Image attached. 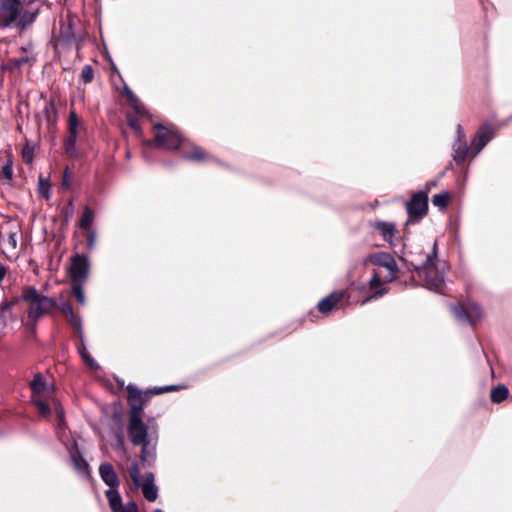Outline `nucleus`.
<instances>
[{"instance_id": "44", "label": "nucleus", "mask_w": 512, "mask_h": 512, "mask_svg": "<svg viewBox=\"0 0 512 512\" xmlns=\"http://www.w3.org/2000/svg\"><path fill=\"white\" fill-rule=\"evenodd\" d=\"M8 243L11 246V248H13V249H15L17 247V234L16 233L9 234Z\"/></svg>"}, {"instance_id": "40", "label": "nucleus", "mask_w": 512, "mask_h": 512, "mask_svg": "<svg viewBox=\"0 0 512 512\" xmlns=\"http://www.w3.org/2000/svg\"><path fill=\"white\" fill-rule=\"evenodd\" d=\"M70 185V171L69 168H66L62 178V187L69 189Z\"/></svg>"}, {"instance_id": "6", "label": "nucleus", "mask_w": 512, "mask_h": 512, "mask_svg": "<svg viewBox=\"0 0 512 512\" xmlns=\"http://www.w3.org/2000/svg\"><path fill=\"white\" fill-rule=\"evenodd\" d=\"M154 129L156 130L154 139L144 141V144L148 147L177 150L181 148L185 142L182 135L172 127L157 123L154 125Z\"/></svg>"}, {"instance_id": "4", "label": "nucleus", "mask_w": 512, "mask_h": 512, "mask_svg": "<svg viewBox=\"0 0 512 512\" xmlns=\"http://www.w3.org/2000/svg\"><path fill=\"white\" fill-rule=\"evenodd\" d=\"M21 299L29 304L28 318L34 322V326L39 318L50 314L57 307L55 298L40 294L34 286H25Z\"/></svg>"}, {"instance_id": "9", "label": "nucleus", "mask_w": 512, "mask_h": 512, "mask_svg": "<svg viewBox=\"0 0 512 512\" xmlns=\"http://www.w3.org/2000/svg\"><path fill=\"white\" fill-rule=\"evenodd\" d=\"M182 385H167V386H159L147 389L145 391L140 390L135 385L129 384L126 387L127 391V401H133L134 399L141 400V403L144 407L147 406L150 398L153 395H160L164 393L176 392L183 389Z\"/></svg>"}, {"instance_id": "22", "label": "nucleus", "mask_w": 512, "mask_h": 512, "mask_svg": "<svg viewBox=\"0 0 512 512\" xmlns=\"http://www.w3.org/2000/svg\"><path fill=\"white\" fill-rule=\"evenodd\" d=\"M509 395V389L504 384H499L490 392V400L495 404H499Z\"/></svg>"}, {"instance_id": "19", "label": "nucleus", "mask_w": 512, "mask_h": 512, "mask_svg": "<svg viewBox=\"0 0 512 512\" xmlns=\"http://www.w3.org/2000/svg\"><path fill=\"white\" fill-rule=\"evenodd\" d=\"M142 489V493L144 495V497L148 500V501H155L156 498H157V488L156 486L154 485L153 483V476L152 474H149V475H146L141 484L139 485Z\"/></svg>"}, {"instance_id": "13", "label": "nucleus", "mask_w": 512, "mask_h": 512, "mask_svg": "<svg viewBox=\"0 0 512 512\" xmlns=\"http://www.w3.org/2000/svg\"><path fill=\"white\" fill-rule=\"evenodd\" d=\"M348 299L349 294L347 290L333 291L318 302L317 309L320 313L326 315L329 314L333 309L339 308L342 302H347Z\"/></svg>"}, {"instance_id": "11", "label": "nucleus", "mask_w": 512, "mask_h": 512, "mask_svg": "<svg viewBox=\"0 0 512 512\" xmlns=\"http://www.w3.org/2000/svg\"><path fill=\"white\" fill-rule=\"evenodd\" d=\"M181 156L183 159L196 163L216 162V157L205 150L203 147L185 140L181 147Z\"/></svg>"}, {"instance_id": "51", "label": "nucleus", "mask_w": 512, "mask_h": 512, "mask_svg": "<svg viewBox=\"0 0 512 512\" xmlns=\"http://www.w3.org/2000/svg\"><path fill=\"white\" fill-rule=\"evenodd\" d=\"M6 274V269L0 265V282L3 280Z\"/></svg>"}, {"instance_id": "50", "label": "nucleus", "mask_w": 512, "mask_h": 512, "mask_svg": "<svg viewBox=\"0 0 512 512\" xmlns=\"http://www.w3.org/2000/svg\"><path fill=\"white\" fill-rule=\"evenodd\" d=\"M127 402H128V405L135 404V405H140L141 407L145 408L143 406V404L141 403V400L134 399L133 401H127Z\"/></svg>"}, {"instance_id": "52", "label": "nucleus", "mask_w": 512, "mask_h": 512, "mask_svg": "<svg viewBox=\"0 0 512 512\" xmlns=\"http://www.w3.org/2000/svg\"><path fill=\"white\" fill-rule=\"evenodd\" d=\"M19 302V299L17 297L13 298L12 300L8 301L10 307H14Z\"/></svg>"}, {"instance_id": "36", "label": "nucleus", "mask_w": 512, "mask_h": 512, "mask_svg": "<svg viewBox=\"0 0 512 512\" xmlns=\"http://www.w3.org/2000/svg\"><path fill=\"white\" fill-rule=\"evenodd\" d=\"M69 326L71 327V329H75V328H78V327H82V319L81 317L79 316V314L75 313L73 315H71L70 317L66 318Z\"/></svg>"}, {"instance_id": "25", "label": "nucleus", "mask_w": 512, "mask_h": 512, "mask_svg": "<svg viewBox=\"0 0 512 512\" xmlns=\"http://www.w3.org/2000/svg\"><path fill=\"white\" fill-rule=\"evenodd\" d=\"M106 496L108 498L110 508L113 512H120L122 509V501L119 493L116 489L111 488L106 492Z\"/></svg>"}, {"instance_id": "21", "label": "nucleus", "mask_w": 512, "mask_h": 512, "mask_svg": "<svg viewBox=\"0 0 512 512\" xmlns=\"http://www.w3.org/2000/svg\"><path fill=\"white\" fill-rule=\"evenodd\" d=\"M100 474L106 484L115 488L118 485V478L110 464H102L100 466Z\"/></svg>"}, {"instance_id": "30", "label": "nucleus", "mask_w": 512, "mask_h": 512, "mask_svg": "<svg viewBox=\"0 0 512 512\" xmlns=\"http://www.w3.org/2000/svg\"><path fill=\"white\" fill-rule=\"evenodd\" d=\"M50 182L48 179H44L42 177H39L38 181V193L41 197L45 198L46 200L50 199L51 193H50Z\"/></svg>"}, {"instance_id": "16", "label": "nucleus", "mask_w": 512, "mask_h": 512, "mask_svg": "<svg viewBox=\"0 0 512 512\" xmlns=\"http://www.w3.org/2000/svg\"><path fill=\"white\" fill-rule=\"evenodd\" d=\"M369 226L378 231L383 239L393 245V238L397 233L396 225L393 222L372 221Z\"/></svg>"}, {"instance_id": "7", "label": "nucleus", "mask_w": 512, "mask_h": 512, "mask_svg": "<svg viewBox=\"0 0 512 512\" xmlns=\"http://www.w3.org/2000/svg\"><path fill=\"white\" fill-rule=\"evenodd\" d=\"M454 317L462 323L475 326L483 316L482 308L474 301H459L450 305Z\"/></svg>"}, {"instance_id": "10", "label": "nucleus", "mask_w": 512, "mask_h": 512, "mask_svg": "<svg viewBox=\"0 0 512 512\" xmlns=\"http://www.w3.org/2000/svg\"><path fill=\"white\" fill-rule=\"evenodd\" d=\"M90 269L89 259L84 254H75L71 258V264L68 269V275L71 283H85Z\"/></svg>"}, {"instance_id": "42", "label": "nucleus", "mask_w": 512, "mask_h": 512, "mask_svg": "<svg viewBox=\"0 0 512 512\" xmlns=\"http://www.w3.org/2000/svg\"><path fill=\"white\" fill-rule=\"evenodd\" d=\"M120 512H138L137 505L134 502H129L122 507Z\"/></svg>"}, {"instance_id": "47", "label": "nucleus", "mask_w": 512, "mask_h": 512, "mask_svg": "<svg viewBox=\"0 0 512 512\" xmlns=\"http://www.w3.org/2000/svg\"><path fill=\"white\" fill-rule=\"evenodd\" d=\"M20 3H23V6L26 8H33L32 4L35 2V0H18Z\"/></svg>"}, {"instance_id": "48", "label": "nucleus", "mask_w": 512, "mask_h": 512, "mask_svg": "<svg viewBox=\"0 0 512 512\" xmlns=\"http://www.w3.org/2000/svg\"><path fill=\"white\" fill-rule=\"evenodd\" d=\"M32 47H33L32 43H29L27 46H22L20 48V51L23 53H27L32 50Z\"/></svg>"}, {"instance_id": "17", "label": "nucleus", "mask_w": 512, "mask_h": 512, "mask_svg": "<svg viewBox=\"0 0 512 512\" xmlns=\"http://www.w3.org/2000/svg\"><path fill=\"white\" fill-rule=\"evenodd\" d=\"M134 110L136 114H127V124L134 131L137 137H142V129L140 126V121L138 115H145L147 113L145 107L139 103L134 105Z\"/></svg>"}, {"instance_id": "43", "label": "nucleus", "mask_w": 512, "mask_h": 512, "mask_svg": "<svg viewBox=\"0 0 512 512\" xmlns=\"http://www.w3.org/2000/svg\"><path fill=\"white\" fill-rule=\"evenodd\" d=\"M386 292L385 289H381V290H378V291H375L371 296L365 298L363 301H362V304H365L367 303L368 301H370L371 299H375V298H378L380 296H382L384 293Z\"/></svg>"}, {"instance_id": "39", "label": "nucleus", "mask_w": 512, "mask_h": 512, "mask_svg": "<svg viewBox=\"0 0 512 512\" xmlns=\"http://www.w3.org/2000/svg\"><path fill=\"white\" fill-rule=\"evenodd\" d=\"M130 476H131L133 482L135 483V485L138 486L141 484L142 481L140 480V477H139V470L136 466H134L131 469Z\"/></svg>"}, {"instance_id": "45", "label": "nucleus", "mask_w": 512, "mask_h": 512, "mask_svg": "<svg viewBox=\"0 0 512 512\" xmlns=\"http://www.w3.org/2000/svg\"><path fill=\"white\" fill-rule=\"evenodd\" d=\"M22 158L24 160L25 163H30L33 159V156H32V153L27 150V149H23L22 151Z\"/></svg>"}, {"instance_id": "28", "label": "nucleus", "mask_w": 512, "mask_h": 512, "mask_svg": "<svg viewBox=\"0 0 512 512\" xmlns=\"http://www.w3.org/2000/svg\"><path fill=\"white\" fill-rule=\"evenodd\" d=\"M450 199L451 195L449 192H442L439 194H435L432 197V203L434 206H437L440 209H445L448 206Z\"/></svg>"}, {"instance_id": "46", "label": "nucleus", "mask_w": 512, "mask_h": 512, "mask_svg": "<svg viewBox=\"0 0 512 512\" xmlns=\"http://www.w3.org/2000/svg\"><path fill=\"white\" fill-rule=\"evenodd\" d=\"M0 310H1V311H4L5 313H7L8 311H10V310H11V307H10V305H9L8 301H3V302L1 303V305H0Z\"/></svg>"}, {"instance_id": "33", "label": "nucleus", "mask_w": 512, "mask_h": 512, "mask_svg": "<svg viewBox=\"0 0 512 512\" xmlns=\"http://www.w3.org/2000/svg\"><path fill=\"white\" fill-rule=\"evenodd\" d=\"M56 308L61 312V314L65 318H68L71 315L75 314L72 304L69 301H64L59 305L57 304Z\"/></svg>"}, {"instance_id": "29", "label": "nucleus", "mask_w": 512, "mask_h": 512, "mask_svg": "<svg viewBox=\"0 0 512 512\" xmlns=\"http://www.w3.org/2000/svg\"><path fill=\"white\" fill-rule=\"evenodd\" d=\"M78 353L80 354L83 361L91 368H93L96 365L95 360L93 357L87 352L85 342H77L76 344Z\"/></svg>"}, {"instance_id": "24", "label": "nucleus", "mask_w": 512, "mask_h": 512, "mask_svg": "<svg viewBox=\"0 0 512 512\" xmlns=\"http://www.w3.org/2000/svg\"><path fill=\"white\" fill-rule=\"evenodd\" d=\"M93 220L94 211L89 206H85L82 216L79 219V227L85 231H89L92 227Z\"/></svg>"}, {"instance_id": "32", "label": "nucleus", "mask_w": 512, "mask_h": 512, "mask_svg": "<svg viewBox=\"0 0 512 512\" xmlns=\"http://www.w3.org/2000/svg\"><path fill=\"white\" fill-rule=\"evenodd\" d=\"M80 79L84 84H89L94 79V69L91 65H85L82 68Z\"/></svg>"}, {"instance_id": "27", "label": "nucleus", "mask_w": 512, "mask_h": 512, "mask_svg": "<svg viewBox=\"0 0 512 512\" xmlns=\"http://www.w3.org/2000/svg\"><path fill=\"white\" fill-rule=\"evenodd\" d=\"M84 283H71V294L75 297L80 305L86 304V297L83 289Z\"/></svg>"}, {"instance_id": "23", "label": "nucleus", "mask_w": 512, "mask_h": 512, "mask_svg": "<svg viewBox=\"0 0 512 512\" xmlns=\"http://www.w3.org/2000/svg\"><path fill=\"white\" fill-rule=\"evenodd\" d=\"M43 114H44V117L47 121V124L50 126V125H55L56 122H57V109H56V106H55V102L53 99H50L44 109H43Z\"/></svg>"}, {"instance_id": "3", "label": "nucleus", "mask_w": 512, "mask_h": 512, "mask_svg": "<svg viewBox=\"0 0 512 512\" xmlns=\"http://www.w3.org/2000/svg\"><path fill=\"white\" fill-rule=\"evenodd\" d=\"M127 433L134 446L147 448L155 446L158 440V423L154 417L143 420L128 421Z\"/></svg>"}, {"instance_id": "20", "label": "nucleus", "mask_w": 512, "mask_h": 512, "mask_svg": "<svg viewBox=\"0 0 512 512\" xmlns=\"http://www.w3.org/2000/svg\"><path fill=\"white\" fill-rule=\"evenodd\" d=\"M31 403L37 408L42 417H48L51 414V403L48 396L31 397Z\"/></svg>"}, {"instance_id": "5", "label": "nucleus", "mask_w": 512, "mask_h": 512, "mask_svg": "<svg viewBox=\"0 0 512 512\" xmlns=\"http://www.w3.org/2000/svg\"><path fill=\"white\" fill-rule=\"evenodd\" d=\"M437 244L434 243L432 253L425 256V260L419 267V276L423 279L425 286L436 292H440L444 285V276L436 268Z\"/></svg>"}, {"instance_id": "12", "label": "nucleus", "mask_w": 512, "mask_h": 512, "mask_svg": "<svg viewBox=\"0 0 512 512\" xmlns=\"http://www.w3.org/2000/svg\"><path fill=\"white\" fill-rule=\"evenodd\" d=\"M81 121L75 110L70 111L68 118V135L64 140L65 153L69 157L76 155V142L78 138V129Z\"/></svg>"}, {"instance_id": "31", "label": "nucleus", "mask_w": 512, "mask_h": 512, "mask_svg": "<svg viewBox=\"0 0 512 512\" xmlns=\"http://www.w3.org/2000/svg\"><path fill=\"white\" fill-rule=\"evenodd\" d=\"M129 418L128 421L143 420L144 409L140 405L131 404L129 405Z\"/></svg>"}, {"instance_id": "8", "label": "nucleus", "mask_w": 512, "mask_h": 512, "mask_svg": "<svg viewBox=\"0 0 512 512\" xmlns=\"http://www.w3.org/2000/svg\"><path fill=\"white\" fill-rule=\"evenodd\" d=\"M428 192L418 191L413 194L411 199L406 203V211L408 214V220L406 225L410 223H417L422 220L428 214Z\"/></svg>"}, {"instance_id": "26", "label": "nucleus", "mask_w": 512, "mask_h": 512, "mask_svg": "<svg viewBox=\"0 0 512 512\" xmlns=\"http://www.w3.org/2000/svg\"><path fill=\"white\" fill-rule=\"evenodd\" d=\"M32 61H35V58L29 56H23L21 58H11L7 61L5 69L9 71H14L20 69L23 65L28 64Z\"/></svg>"}, {"instance_id": "35", "label": "nucleus", "mask_w": 512, "mask_h": 512, "mask_svg": "<svg viewBox=\"0 0 512 512\" xmlns=\"http://www.w3.org/2000/svg\"><path fill=\"white\" fill-rule=\"evenodd\" d=\"M52 406L55 409L57 418L59 420V425H61L64 420V409L61 406L60 402L56 399H52Z\"/></svg>"}, {"instance_id": "38", "label": "nucleus", "mask_w": 512, "mask_h": 512, "mask_svg": "<svg viewBox=\"0 0 512 512\" xmlns=\"http://www.w3.org/2000/svg\"><path fill=\"white\" fill-rule=\"evenodd\" d=\"M369 284L370 288L373 290L382 284L381 278L376 272H374Z\"/></svg>"}, {"instance_id": "1", "label": "nucleus", "mask_w": 512, "mask_h": 512, "mask_svg": "<svg viewBox=\"0 0 512 512\" xmlns=\"http://www.w3.org/2000/svg\"><path fill=\"white\" fill-rule=\"evenodd\" d=\"M494 133L495 129L493 125L490 123H484L478 128L469 147L464 129L460 124H458L456 129V140L452 146L453 160L457 165H463L467 157L470 156L474 158L494 137Z\"/></svg>"}, {"instance_id": "18", "label": "nucleus", "mask_w": 512, "mask_h": 512, "mask_svg": "<svg viewBox=\"0 0 512 512\" xmlns=\"http://www.w3.org/2000/svg\"><path fill=\"white\" fill-rule=\"evenodd\" d=\"M29 388L32 392L31 397L50 395V392L47 390L46 380L41 373H36L34 375L32 381L29 383Z\"/></svg>"}, {"instance_id": "49", "label": "nucleus", "mask_w": 512, "mask_h": 512, "mask_svg": "<svg viewBox=\"0 0 512 512\" xmlns=\"http://www.w3.org/2000/svg\"><path fill=\"white\" fill-rule=\"evenodd\" d=\"M125 91H126V96L129 100H132L135 98V95L133 94V92L129 89V88H125Z\"/></svg>"}, {"instance_id": "41", "label": "nucleus", "mask_w": 512, "mask_h": 512, "mask_svg": "<svg viewBox=\"0 0 512 512\" xmlns=\"http://www.w3.org/2000/svg\"><path fill=\"white\" fill-rule=\"evenodd\" d=\"M73 336L78 339V342L84 341L83 327H78L72 330Z\"/></svg>"}, {"instance_id": "14", "label": "nucleus", "mask_w": 512, "mask_h": 512, "mask_svg": "<svg viewBox=\"0 0 512 512\" xmlns=\"http://www.w3.org/2000/svg\"><path fill=\"white\" fill-rule=\"evenodd\" d=\"M106 413L109 414L110 420L113 425L114 435L119 445L124 444V433H123V411L120 405L113 404L106 408Z\"/></svg>"}, {"instance_id": "2", "label": "nucleus", "mask_w": 512, "mask_h": 512, "mask_svg": "<svg viewBox=\"0 0 512 512\" xmlns=\"http://www.w3.org/2000/svg\"><path fill=\"white\" fill-rule=\"evenodd\" d=\"M40 6L26 8L18 0H0V29L15 27L20 32L26 31L37 20Z\"/></svg>"}, {"instance_id": "34", "label": "nucleus", "mask_w": 512, "mask_h": 512, "mask_svg": "<svg viewBox=\"0 0 512 512\" xmlns=\"http://www.w3.org/2000/svg\"><path fill=\"white\" fill-rule=\"evenodd\" d=\"M1 176L9 181L13 179V163L11 159H8L7 162L3 165L1 170Z\"/></svg>"}, {"instance_id": "53", "label": "nucleus", "mask_w": 512, "mask_h": 512, "mask_svg": "<svg viewBox=\"0 0 512 512\" xmlns=\"http://www.w3.org/2000/svg\"><path fill=\"white\" fill-rule=\"evenodd\" d=\"M5 314H6V313H5L4 311H1V310H0V320L5 321V318H6V317H5Z\"/></svg>"}, {"instance_id": "54", "label": "nucleus", "mask_w": 512, "mask_h": 512, "mask_svg": "<svg viewBox=\"0 0 512 512\" xmlns=\"http://www.w3.org/2000/svg\"><path fill=\"white\" fill-rule=\"evenodd\" d=\"M155 512H162L161 510H156Z\"/></svg>"}, {"instance_id": "15", "label": "nucleus", "mask_w": 512, "mask_h": 512, "mask_svg": "<svg viewBox=\"0 0 512 512\" xmlns=\"http://www.w3.org/2000/svg\"><path fill=\"white\" fill-rule=\"evenodd\" d=\"M366 262H370L374 265L386 268L390 272L392 277H394L398 271L395 259L389 253L386 252H377L374 254H370L367 257Z\"/></svg>"}, {"instance_id": "37", "label": "nucleus", "mask_w": 512, "mask_h": 512, "mask_svg": "<svg viewBox=\"0 0 512 512\" xmlns=\"http://www.w3.org/2000/svg\"><path fill=\"white\" fill-rule=\"evenodd\" d=\"M87 232L88 233H87V239H86V246L89 250H92L95 246L96 235H95V232L92 231L91 229Z\"/></svg>"}]
</instances>
